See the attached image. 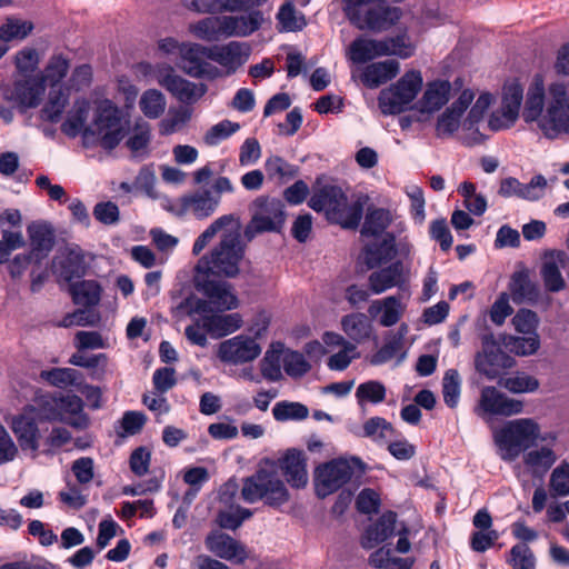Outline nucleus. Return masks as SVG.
I'll return each mask as SVG.
<instances>
[{"label":"nucleus","instance_id":"dca6fc26","mask_svg":"<svg viewBox=\"0 0 569 569\" xmlns=\"http://www.w3.org/2000/svg\"><path fill=\"white\" fill-rule=\"evenodd\" d=\"M523 100V88L518 81L506 83L502 89L501 113L492 112L488 126L492 131L508 129L519 117Z\"/></svg>","mask_w":569,"mask_h":569},{"label":"nucleus","instance_id":"423d86ee","mask_svg":"<svg viewBox=\"0 0 569 569\" xmlns=\"http://www.w3.org/2000/svg\"><path fill=\"white\" fill-rule=\"evenodd\" d=\"M244 257V246L236 231L223 233L219 243L209 256H203L197 272L203 276H223L234 278L239 273V263Z\"/></svg>","mask_w":569,"mask_h":569},{"label":"nucleus","instance_id":"f3484780","mask_svg":"<svg viewBox=\"0 0 569 569\" xmlns=\"http://www.w3.org/2000/svg\"><path fill=\"white\" fill-rule=\"evenodd\" d=\"M482 351L476 356L475 365L477 371L489 379L499 376L501 368L510 367L511 358L500 348L493 333H486L481 337Z\"/></svg>","mask_w":569,"mask_h":569},{"label":"nucleus","instance_id":"69168bd1","mask_svg":"<svg viewBox=\"0 0 569 569\" xmlns=\"http://www.w3.org/2000/svg\"><path fill=\"white\" fill-rule=\"evenodd\" d=\"M382 315L380 317V325L383 327L395 326L401 318L403 308L400 298L397 296H389L382 300Z\"/></svg>","mask_w":569,"mask_h":569},{"label":"nucleus","instance_id":"1a4fd4ad","mask_svg":"<svg viewBox=\"0 0 569 569\" xmlns=\"http://www.w3.org/2000/svg\"><path fill=\"white\" fill-rule=\"evenodd\" d=\"M241 496L248 503L263 500L267 506L272 508L284 505L290 498L288 489L277 472L264 468L258 469L243 480Z\"/></svg>","mask_w":569,"mask_h":569},{"label":"nucleus","instance_id":"f03ea898","mask_svg":"<svg viewBox=\"0 0 569 569\" xmlns=\"http://www.w3.org/2000/svg\"><path fill=\"white\" fill-rule=\"evenodd\" d=\"M268 0H182L186 8L201 13L219 11H246L240 17H224L219 30L227 36L246 37L257 31L262 22L263 14L259 10Z\"/></svg>","mask_w":569,"mask_h":569},{"label":"nucleus","instance_id":"de8ad7c7","mask_svg":"<svg viewBox=\"0 0 569 569\" xmlns=\"http://www.w3.org/2000/svg\"><path fill=\"white\" fill-rule=\"evenodd\" d=\"M461 392V379L457 369H448L442 378V397L445 403L455 409Z\"/></svg>","mask_w":569,"mask_h":569},{"label":"nucleus","instance_id":"a18cd8bd","mask_svg":"<svg viewBox=\"0 0 569 569\" xmlns=\"http://www.w3.org/2000/svg\"><path fill=\"white\" fill-rule=\"evenodd\" d=\"M273 418L277 421H301L308 418L309 409L301 402L279 401L272 408Z\"/></svg>","mask_w":569,"mask_h":569},{"label":"nucleus","instance_id":"bb28decb","mask_svg":"<svg viewBox=\"0 0 569 569\" xmlns=\"http://www.w3.org/2000/svg\"><path fill=\"white\" fill-rule=\"evenodd\" d=\"M565 260L566 253L561 250L545 253L540 276L547 291L559 292L566 288V281L559 268V263L562 264Z\"/></svg>","mask_w":569,"mask_h":569},{"label":"nucleus","instance_id":"39448f33","mask_svg":"<svg viewBox=\"0 0 569 569\" xmlns=\"http://www.w3.org/2000/svg\"><path fill=\"white\" fill-rule=\"evenodd\" d=\"M84 402L77 395H39L38 420L62 422L77 430L90 426V417L84 412Z\"/></svg>","mask_w":569,"mask_h":569},{"label":"nucleus","instance_id":"58836bf2","mask_svg":"<svg viewBox=\"0 0 569 569\" xmlns=\"http://www.w3.org/2000/svg\"><path fill=\"white\" fill-rule=\"evenodd\" d=\"M39 377L48 385L58 389H67L68 387H77L80 380H83V375L72 368H51L42 370Z\"/></svg>","mask_w":569,"mask_h":569},{"label":"nucleus","instance_id":"6ab92c4d","mask_svg":"<svg viewBox=\"0 0 569 569\" xmlns=\"http://www.w3.org/2000/svg\"><path fill=\"white\" fill-rule=\"evenodd\" d=\"M196 279V288L202 292L219 310H232L238 307V298L232 292V287L227 281L211 279L210 276Z\"/></svg>","mask_w":569,"mask_h":569},{"label":"nucleus","instance_id":"c756f323","mask_svg":"<svg viewBox=\"0 0 569 569\" xmlns=\"http://www.w3.org/2000/svg\"><path fill=\"white\" fill-rule=\"evenodd\" d=\"M509 290L515 303L536 305L540 297V289L536 282L530 279L527 269L512 273Z\"/></svg>","mask_w":569,"mask_h":569},{"label":"nucleus","instance_id":"13d9d810","mask_svg":"<svg viewBox=\"0 0 569 569\" xmlns=\"http://www.w3.org/2000/svg\"><path fill=\"white\" fill-rule=\"evenodd\" d=\"M279 347L282 348V343H279ZM282 350H268L260 361V370L261 375L264 379L269 381H278L282 378L281 366H280V356Z\"/></svg>","mask_w":569,"mask_h":569},{"label":"nucleus","instance_id":"a211bd4d","mask_svg":"<svg viewBox=\"0 0 569 569\" xmlns=\"http://www.w3.org/2000/svg\"><path fill=\"white\" fill-rule=\"evenodd\" d=\"M261 348L249 336L239 335L219 345L218 358L224 363L240 365L254 360Z\"/></svg>","mask_w":569,"mask_h":569},{"label":"nucleus","instance_id":"bf43d9fd","mask_svg":"<svg viewBox=\"0 0 569 569\" xmlns=\"http://www.w3.org/2000/svg\"><path fill=\"white\" fill-rule=\"evenodd\" d=\"M191 118V111L187 108L170 110L168 117L159 122V133L170 136L186 124Z\"/></svg>","mask_w":569,"mask_h":569},{"label":"nucleus","instance_id":"09e8293b","mask_svg":"<svg viewBox=\"0 0 569 569\" xmlns=\"http://www.w3.org/2000/svg\"><path fill=\"white\" fill-rule=\"evenodd\" d=\"M386 387L378 380H369L358 386L356 398L358 405L363 406L367 402L377 405L386 399Z\"/></svg>","mask_w":569,"mask_h":569},{"label":"nucleus","instance_id":"20e7f679","mask_svg":"<svg viewBox=\"0 0 569 569\" xmlns=\"http://www.w3.org/2000/svg\"><path fill=\"white\" fill-rule=\"evenodd\" d=\"M343 12L355 28L373 33L391 29L402 17L387 0H343Z\"/></svg>","mask_w":569,"mask_h":569},{"label":"nucleus","instance_id":"473e14b6","mask_svg":"<svg viewBox=\"0 0 569 569\" xmlns=\"http://www.w3.org/2000/svg\"><path fill=\"white\" fill-rule=\"evenodd\" d=\"M399 63L396 60H386L367 66L361 74L362 83L369 89H376L396 78Z\"/></svg>","mask_w":569,"mask_h":569},{"label":"nucleus","instance_id":"774afa93","mask_svg":"<svg viewBox=\"0 0 569 569\" xmlns=\"http://www.w3.org/2000/svg\"><path fill=\"white\" fill-rule=\"evenodd\" d=\"M387 43L386 56H397L401 59H407L413 56L415 47L408 41L406 33L397 34L396 37H389L383 39Z\"/></svg>","mask_w":569,"mask_h":569},{"label":"nucleus","instance_id":"7c9ffc66","mask_svg":"<svg viewBox=\"0 0 569 569\" xmlns=\"http://www.w3.org/2000/svg\"><path fill=\"white\" fill-rule=\"evenodd\" d=\"M396 253V237L393 233L387 232L381 240L365 247L363 259L367 267L373 269L390 261Z\"/></svg>","mask_w":569,"mask_h":569},{"label":"nucleus","instance_id":"49530a36","mask_svg":"<svg viewBox=\"0 0 569 569\" xmlns=\"http://www.w3.org/2000/svg\"><path fill=\"white\" fill-rule=\"evenodd\" d=\"M281 31H300L307 26L306 18L302 13L298 16L297 9L291 1L284 2L277 13Z\"/></svg>","mask_w":569,"mask_h":569},{"label":"nucleus","instance_id":"f704fd0d","mask_svg":"<svg viewBox=\"0 0 569 569\" xmlns=\"http://www.w3.org/2000/svg\"><path fill=\"white\" fill-rule=\"evenodd\" d=\"M242 325L239 313L202 316V327L212 338H222L237 331Z\"/></svg>","mask_w":569,"mask_h":569},{"label":"nucleus","instance_id":"6e6d98bb","mask_svg":"<svg viewBox=\"0 0 569 569\" xmlns=\"http://www.w3.org/2000/svg\"><path fill=\"white\" fill-rule=\"evenodd\" d=\"M240 129L238 122L224 119L212 126L204 134L203 141L207 146H217L222 140L228 139Z\"/></svg>","mask_w":569,"mask_h":569},{"label":"nucleus","instance_id":"ea45409f","mask_svg":"<svg viewBox=\"0 0 569 569\" xmlns=\"http://www.w3.org/2000/svg\"><path fill=\"white\" fill-rule=\"evenodd\" d=\"M362 437L369 438L377 443L385 442L388 437L401 436L391 422L382 417H371L362 425Z\"/></svg>","mask_w":569,"mask_h":569},{"label":"nucleus","instance_id":"c03bdc74","mask_svg":"<svg viewBox=\"0 0 569 569\" xmlns=\"http://www.w3.org/2000/svg\"><path fill=\"white\" fill-rule=\"evenodd\" d=\"M166 97L160 90H146L139 101L141 112L149 119H158L166 110Z\"/></svg>","mask_w":569,"mask_h":569},{"label":"nucleus","instance_id":"a878e982","mask_svg":"<svg viewBox=\"0 0 569 569\" xmlns=\"http://www.w3.org/2000/svg\"><path fill=\"white\" fill-rule=\"evenodd\" d=\"M219 203V197L213 196L212 191L209 189L196 190L180 198L181 209L183 211H190L199 220L213 214Z\"/></svg>","mask_w":569,"mask_h":569},{"label":"nucleus","instance_id":"2f4dec72","mask_svg":"<svg viewBox=\"0 0 569 569\" xmlns=\"http://www.w3.org/2000/svg\"><path fill=\"white\" fill-rule=\"evenodd\" d=\"M72 302L84 308H92L99 305L101 300L102 287L93 279L73 281L68 289Z\"/></svg>","mask_w":569,"mask_h":569},{"label":"nucleus","instance_id":"603ef678","mask_svg":"<svg viewBox=\"0 0 569 569\" xmlns=\"http://www.w3.org/2000/svg\"><path fill=\"white\" fill-rule=\"evenodd\" d=\"M506 561L513 569H536V557L527 543L512 546Z\"/></svg>","mask_w":569,"mask_h":569},{"label":"nucleus","instance_id":"e433bc0d","mask_svg":"<svg viewBox=\"0 0 569 569\" xmlns=\"http://www.w3.org/2000/svg\"><path fill=\"white\" fill-rule=\"evenodd\" d=\"M545 106V84L540 76H536L530 84L522 112L526 122H532L540 118Z\"/></svg>","mask_w":569,"mask_h":569},{"label":"nucleus","instance_id":"b1692460","mask_svg":"<svg viewBox=\"0 0 569 569\" xmlns=\"http://www.w3.org/2000/svg\"><path fill=\"white\" fill-rule=\"evenodd\" d=\"M280 469L292 488H303L308 482L307 463L301 450L289 449L279 460Z\"/></svg>","mask_w":569,"mask_h":569},{"label":"nucleus","instance_id":"f257e3e1","mask_svg":"<svg viewBox=\"0 0 569 569\" xmlns=\"http://www.w3.org/2000/svg\"><path fill=\"white\" fill-rule=\"evenodd\" d=\"M16 78L12 86L2 89V98L11 106L0 103V119L9 124L13 120V109L27 114L36 108V48H27L14 57Z\"/></svg>","mask_w":569,"mask_h":569},{"label":"nucleus","instance_id":"e2e57ef3","mask_svg":"<svg viewBox=\"0 0 569 569\" xmlns=\"http://www.w3.org/2000/svg\"><path fill=\"white\" fill-rule=\"evenodd\" d=\"M556 455L552 449L542 447L539 450H532L525 455L523 462L530 468H541L542 471L549 470L556 462Z\"/></svg>","mask_w":569,"mask_h":569},{"label":"nucleus","instance_id":"052dcab7","mask_svg":"<svg viewBox=\"0 0 569 569\" xmlns=\"http://www.w3.org/2000/svg\"><path fill=\"white\" fill-rule=\"evenodd\" d=\"M549 486L552 496H569V463L567 461H562L552 470Z\"/></svg>","mask_w":569,"mask_h":569},{"label":"nucleus","instance_id":"680f3d73","mask_svg":"<svg viewBox=\"0 0 569 569\" xmlns=\"http://www.w3.org/2000/svg\"><path fill=\"white\" fill-rule=\"evenodd\" d=\"M512 325L519 333L537 335L539 318L536 311L520 308L512 318Z\"/></svg>","mask_w":569,"mask_h":569},{"label":"nucleus","instance_id":"4be33fe9","mask_svg":"<svg viewBox=\"0 0 569 569\" xmlns=\"http://www.w3.org/2000/svg\"><path fill=\"white\" fill-rule=\"evenodd\" d=\"M89 110L90 103L87 99L76 100L68 112L67 119L61 124V131L69 138H76L81 134L86 143L93 141V129L91 124H86Z\"/></svg>","mask_w":569,"mask_h":569},{"label":"nucleus","instance_id":"4c0bfd02","mask_svg":"<svg viewBox=\"0 0 569 569\" xmlns=\"http://www.w3.org/2000/svg\"><path fill=\"white\" fill-rule=\"evenodd\" d=\"M343 332L355 342L360 343L369 339L372 326L369 318L361 312H353L341 318Z\"/></svg>","mask_w":569,"mask_h":569},{"label":"nucleus","instance_id":"4d7b16f0","mask_svg":"<svg viewBox=\"0 0 569 569\" xmlns=\"http://www.w3.org/2000/svg\"><path fill=\"white\" fill-rule=\"evenodd\" d=\"M233 221L232 214H224L216 219L193 242L192 253L199 254L209 241L224 227Z\"/></svg>","mask_w":569,"mask_h":569},{"label":"nucleus","instance_id":"0eeeda50","mask_svg":"<svg viewBox=\"0 0 569 569\" xmlns=\"http://www.w3.org/2000/svg\"><path fill=\"white\" fill-rule=\"evenodd\" d=\"M539 425L530 418H520L506 422L495 432V441L501 452V458L512 461L537 445Z\"/></svg>","mask_w":569,"mask_h":569},{"label":"nucleus","instance_id":"5701e85b","mask_svg":"<svg viewBox=\"0 0 569 569\" xmlns=\"http://www.w3.org/2000/svg\"><path fill=\"white\" fill-rule=\"evenodd\" d=\"M174 98L184 103H192L202 98L208 87L204 83H193L181 76L174 74L170 69L159 81Z\"/></svg>","mask_w":569,"mask_h":569},{"label":"nucleus","instance_id":"412c9836","mask_svg":"<svg viewBox=\"0 0 569 569\" xmlns=\"http://www.w3.org/2000/svg\"><path fill=\"white\" fill-rule=\"evenodd\" d=\"M408 281V272L405 270L401 260H396L389 266L371 272L368 277L369 288L376 295H380L393 287L403 290Z\"/></svg>","mask_w":569,"mask_h":569},{"label":"nucleus","instance_id":"6e6552de","mask_svg":"<svg viewBox=\"0 0 569 569\" xmlns=\"http://www.w3.org/2000/svg\"><path fill=\"white\" fill-rule=\"evenodd\" d=\"M367 470V465L359 457L336 458L316 468L315 489L320 499L337 492L348 483L355 472L359 476Z\"/></svg>","mask_w":569,"mask_h":569},{"label":"nucleus","instance_id":"f8f14e48","mask_svg":"<svg viewBox=\"0 0 569 569\" xmlns=\"http://www.w3.org/2000/svg\"><path fill=\"white\" fill-rule=\"evenodd\" d=\"M422 87V76L418 70L407 71L396 83L380 91L379 107L383 114H399L411 103Z\"/></svg>","mask_w":569,"mask_h":569},{"label":"nucleus","instance_id":"79ce46f5","mask_svg":"<svg viewBox=\"0 0 569 569\" xmlns=\"http://www.w3.org/2000/svg\"><path fill=\"white\" fill-rule=\"evenodd\" d=\"M391 223L389 210L383 208L368 209L361 234L366 237H378L382 234Z\"/></svg>","mask_w":569,"mask_h":569},{"label":"nucleus","instance_id":"864d4df0","mask_svg":"<svg viewBox=\"0 0 569 569\" xmlns=\"http://www.w3.org/2000/svg\"><path fill=\"white\" fill-rule=\"evenodd\" d=\"M499 386L512 393L533 392L539 388V381L537 378L521 372L513 377L500 379Z\"/></svg>","mask_w":569,"mask_h":569},{"label":"nucleus","instance_id":"5fc2aeb1","mask_svg":"<svg viewBox=\"0 0 569 569\" xmlns=\"http://www.w3.org/2000/svg\"><path fill=\"white\" fill-rule=\"evenodd\" d=\"M283 369L291 378H301L311 370V365L297 350H288L283 357Z\"/></svg>","mask_w":569,"mask_h":569},{"label":"nucleus","instance_id":"4468645a","mask_svg":"<svg viewBox=\"0 0 569 569\" xmlns=\"http://www.w3.org/2000/svg\"><path fill=\"white\" fill-rule=\"evenodd\" d=\"M88 253L77 243L60 248L51 262V271L58 282L70 284L74 280L82 279L89 270Z\"/></svg>","mask_w":569,"mask_h":569},{"label":"nucleus","instance_id":"a19ab883","mask_svg":"<svg viewBox=\"0 0 569 569\" xmlns=\"http://www.w3.org/2000/svg\"><path fill=\"white\" fill-rule=\"evenodd\" d=\"M27 232L30 240L29 251L27 253H19L7 262L8 271L12 279L21 277L33 261L36 252V221L28 224Z\"/></svg>","mask_w":569,"mask_h":569},{"label":"nucleus","instance_id":"7ed1b4c3","mask_svg":"<svg viewBox=\"0 0 569 569\" xmlns=\"http://www.w3.org/2000/svg\"><path fill=\"white\" fill-rule=\"evenodd\" d=\"M365 203L366 200L361 198L348 203L346 193L336 184H325L313 190L308 201V206L312 210L325 212L328 221L351 230L359 227Z\"/></svg>","mask_w":569,"mask_h":569},{"label":"nucleus","instance_id":"0e129e2a","mask_svg":"<svg viewBox=\"0 0 569 569\" xmlns=\"http://www.w3.org/2000/svg\"><path fill=\"white\" fill-rule=\"evenodd\" d=\"M24 246V239L19 231L2 230L0 239V264L9 261L11 253Z\"/></svg>","mask_w":569,"mask_h":569},{"label":"nucleus","instance_id":"cd10ccee","mask_svg":"<svg viewBox=\"0 0 569 569\" xmlns=\"http://www.w3.org/2000/svg\"><path fill=\"white\" fill-rule=\"evenodd\" d=\"M387 52L386 41L359 36L349 44L347 56L353 63L362 64L383 57Z\"/></svg>","mask_w":569,"mask_h":569},{"label":"nucleus","instance_id":"2eb2a0df","mask_svg":"<svg viewBox=\"0 0 569 569\" xmlns=\"http://www.w3.org/2000/svg\"><path fill=\"white\" fill-rule=\"evenodd\" d=\"M209 54L210 47L199 43H182L178 67L192 78L214 80L221 76V71L207 62Z\"/></svg>","mask_w":569,"mask_h":569},{"label":"nucleus","instance_id":"9d476101","mask_svg":"<svg viewBox=\"0 0 569 569\" xmlns=\"http://www.w3.org/2000/svg\"><path fill=\"white\" fill-rule=\"evenodd\" d=\"M121 109L110 99L96 101L91 127L93 140L99 137V144L104 150L116 149L127 134L122 126Z\"/></svg>","mask_w":569,"mask_h":569},{"label":"nucleus","instance_id":"c9c22d12","mask_svg":"<svg viewBox=\"0 0 569 569\" xmlns=\"http://www.w3.org/2000/svg\"><path fill=\"white\" fill-rule=\"evenodd\" d=\"M450 83L448 81H435L429 83L423 96L418 101L421 112H433L441 109L449 100Z\"/></svg>","mask_w":569,"mask_h":569},{"label":"nucleus","instance_id":"338daca9","mask_svg":"<svg viewBox=\"0 0 569 569\" xmlns=\"http://www.w3.org/2000/svg\"><path fill=\"white\" fill-rule=\"evenodd\" d=\"M503 398L505 393L498 391L495 387L487 386L481 390L479 403L485 412L499 416Z\"/></svg>","mask_w":569,"mask_h":569},{"label":"nucleus","instance_id":"ddd939ff","mask_svg":"<svg viewBox=\"0 0 569 569\" xmlns=\"http://www.w3.org/2000/svg\"><path fill=\"white\" fill-rule=\"evenodd\" d=\"M550 101L547 112L539 120V128L548 139H556L560 133H569V93L563 83L549 86Z\"/></svg>","mask_w":569,"mask_h":569},{"label":"nucleus","instance_id":"8fccbe9b","mask_svg":"<svg viewBox=\"0 0 569 569\" xmlns=\"http://www.w3.org/2000/svg\"><path fill=\"white\" fill-rule=\"evenodd\" d=\"M406 331L407 326L403 323L401 325L400 332L388 339L385 345L371 356L370 363L379 366L390 361L402 348V337Z\"/></svg>","mask_w":569,"mask_h":569},{"label":"nucleus","instance_id":"3c124183","mask_svg":"<svg viewBox=\"0 0 569 569\" xmlns=\"http://www.w3.org/2000/svg\"><path fill=\"white\" fill-rule=\"evenodd\" d=\"M33 30V23L29 21H21L14 18H8L4 23L0 26V40L10 42L12 40H22Z\"/></svg>","mask_w":569,"mask_h":569},{"label":"nucleus","instance_id":"393cba45","mask_svg":"<svg viewBox=\"0 0 569 569\" xmlns=\"http://www.w3.org/2000/svg\"><path fill=\"white\" fill-rule=\"evenodd\" d=\"M12 431L22 450L30 449L32 457L36 452V406L28 405L21 413L13 417Z\"/></svg>","mask_w":569,"mask_h":569},{"label":"nucleus","instance_id":"c85d7f7f","mask_svg":"<svg viewBox=\"0 0 569 569\" xmlns=\"http://www.w3.org/2000/svg\"><path fill=\"white\" fill-rule=\"evenodd\" d=\"M69 70V60L62 54H54L43 71H38V100L49 88H62V80Z\"/></svg>","mask_w":569,"mask_h":569},{"label":"nucleus","instance_id":"72a5a7b5","mask_svg":"<svg viewBox=\"0 0 569 569\" xmlns=\"http://www.w3.org/2000/svg\"><path fill=\"white\" fill-rule=\"evenodd\" d=\"M247 58L248 52L243 50V44L240 42L232 41L223 47H210L209 60L216 61L231 71H236Z\"/></svg>","mask_w":569,"mask_h":569},{"label":"nucleus","instance_id":"9b49d317","mask_svg":"<svg viewBox=\"0 0 569 569\" xmlns=\"http://www.w3.org/2000/svg\"><path fill=\"white\" fill-rule=\"evenodd\" d=\"M252 207L254 211L244 228V237L249 241L260 233L282 231L287 214L281 200L260 196L254 199Z\"/></svg>","mask_w":569,"mask_h":569},{"label":"nucleus","instance_id":"aec40b11","mask_svg":"<svg viewBox=\"0 0 569 569\" xmlns=\"http://www.w3.org/2000/svg\"><path fill=\"white\" fill-rule=\"evenodd\" d=\"M207 550L216 557L236 563H243L248 559L246 547L238 540L220 530H212L204 539Z\"/></svg>","mask_w":569,"mask_h":569},{"label":"nucleus","instance_id":"37998d69","mask_svg":"<svg viewBox=\"0 0 569 569\" xmlns=\"http://www.w3.org/2000/svg\"><path fill=\"white\" fill-rule=\"evenodd\" d=\"M68 103V94L63 88H50L49 100L41 109V118L50 122H58Z\"/></svg>","mask_w":569,"mask_h":569}]
</instances>
